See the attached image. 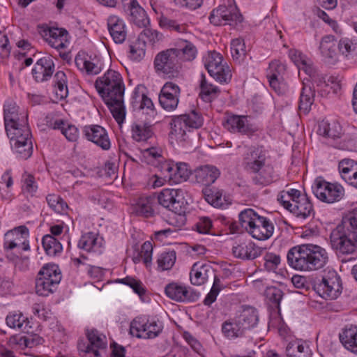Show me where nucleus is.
<instances>
[{
	"mask_svg": "<svg viewBox=\"0 0 357 357\" xmlns=\"http://www.w3.org/2000/svg\"><path fill=\"white\" fill-rule=\"evenodd\" d=\"M357 215L344 218L342 225L333 229L330 235L332 248L342 255L354 253L357 250Z\"/></svg>",
	"mask_w": 357,
	"mask_h": 357,
	"instance_id": "3",
	"label": "nucleus"
},
{
	"mask_svg": "<svg viewBox=\"0 0 357 357\" xmlns=\"http://www.w3.org/2000/svg\"><path fill=\"white\" fill-rule=\"evenodd\" d=\"M38 278L59 284L61 280V273L55 264H46L42 267L38 273Z\"/></svg>",
	"mask_w": 357,
	"mask_h": 357,
	"instance_id": "41",
	"label": "nucleus"
},
{
	"mask_svg": "<svg viewBox=\"0 0 357 357\" xmlns=\"http://www.w3.org/2000/svg\"><path fill=\"white\" fill-rule=\"evenodd\" d=\"M340 340L348 350L357 355V328L351 326L340 334Z\"/></svg>",
	"mask_w": 357,
	"mask_h": 357,
	"instance_id": "35",
	"label": "nucleus"
},
{
	"mask_svg": "<svg viewBox=\"0 0 357 357\" xmlns=\"http://www.w3.org/2000/svg\"><path fill=\"white\" fill-rule=\"evenodd\" d=\"M54 63L50 55H46L39 59L32 69V75L37 82L49 80L54 72Z\"/></svg>",
	"mask_w": 357,
	"mask_h": 357,
	"instance_id": "17",
	"label": "nucleus"
},
{
	"mask_svg": "<svg viewBox=\"0 0 357 357\" xmlns=\"http://www.w3.org/2000/svg\"><path fill=\"white\" fill-rule=\"evenodd\" d=\"M266 151L261 146H252L243 155V165L245 170L252 173L258 171L266 160Z\"/></svg>",
	"mask_w": 357,
	"mask_h": 357,
	"instance_id": "16",
	"label": "nucleus"
},
{
	"mask_svg": "<svg viewBox=\"0 0 357 357\" xmlns=\"http://www.w3.org/2000/svg\"><path fill=\"white\" fill-rule=\"evenodd\" d=\"M6 321L10 328H17L25 333H30V328L31 326H29V321L20 312H14L10 313L7 315Z\"/></svg>",
	"mask_w": 357,
	"mask_h": 357,
	"instance_id": "37",
	"label": "nucleus"
},
{
	"mask_svg": "<svg viewBox=\"0 0 357 357\" xmlns=\"http://www.w3.org/2000/svg\"><path fill=\"white\" fill-rule=\"evenodd\" d=\"M338 169L341 177L348 182L357 171V162L351 159H344L339 162Z\"/></svg>",
	"mask_w": 357,
	"mask_h": 357,
	"instance_id": "44",
	"label": "nucleus"
},
{
	"mask_svg": "<svg viewBox=\"0 0 357 357\" xmlns=\"http://www.w3.org/2000/svg\"><path fill=\"white\" fill-rule=\"evenodd\" d=\"M159 24L161 28L168 31H175L178 33H184L186 31V26L179 24L176 20L162 16Z\"/></svg>",
	"mask_w": 357,
	"mask_h": 357,
	"instance_id": "54",
	"label": "nucleus"
},
{
	"mask_svg": "<svg viewBox=\"0 0 357 357\" xmlns=\"http://www.w3.org/2000/svg\"><path fill=\"white\" fill-rule=\"evenodd\" d=\"M195 174L197 182L205 186L202 193L206 201L214 207H222L225 201L222 191L211 186L220 176V170L213 165H206L197 168Z\"/></svg>",
	"mask_w": 357,
	"mask_h": 357,
	"instance_id": "4",
	"label": "nucleus"
},
{
	"mask_svg": "<svg viewBox=\"0 0 357 357\" xmlns=\"http://www.w3.org/2000/svg\"><path fill=\"white\" fill-rule=\"evenodd\" d=\"M156 205V194L142 196L133 205V212L137 215L150 218L154 215Z\"/></svg>",
	"mask_w": 357,
	"mask_h": 357,
	"instance_id": "23",
	"label": "nucleus"
},
{
	"mask_svg": "<svg viewBox=\"0 0 357 357\" xmlns=\"http://www.w3.org/2000/svg\"><path fill=\"white\" fill-rule=\"evenodd\" d=\"M6 130L11 144H14L16 141L22 143L32 142L31 133L28 124H22V126L10 128Z\"/></svg>",
	"mask_w": 357,
	"mask_h": 357,
	"instance_id": "34",
	"label": "nucleus"
},
{
	"mask_svg": "<svg viewBox=\"0 0 357 357\" xmlns=\"http://www.w3.org/2000/svg\"><path fill=\"white\" fill-rule=\"evenodd\" d=\"M317 132L319 135L333 139L340 138L342 134L341 127L337 123H329L325 120L319 122Z\"/></svg>",
	"mask_w": 357,
	"mask_h": 357,
	"instance_id": "38",
	"label": "nucleus"
},
{
	"mask_svg": "<svg viewBox=\"0 0 357 357\" xmlns=\"http://www.w3.org/2000/svg\"><path fill=\"white\" fill-rule=\"evenodd\" d=\"M252 181L255 185H267L278 179V176L273 167L270 164L264 163L258 171L253 172Z\"/></svg>",
	"mask_w": 357,
	"mask_h": 357,
	"instance_id": "30",
	"label": "nucleus"
},
{
	"mask_svg": "<svg viewBox=\"0 0 357 357\" xmlns=\"http://www.w3.org/2000/svg\"><path fill=\"white\" fill-rule=\"evenodd\" d=\"M58 285L53 280L50 282L37 277L36 279V292L39 296H48L56 290Z\"/></svg>",
	"mask_w": 357,
	"mask_h": 357,
	"instance_id": "45",
	"label": "nucleus"
},
{
	"mask_svg": "<svg viewBox=\"0 0 357 357\" xmlns=\"http://www.w3.org/2000/svg\"><path fill=\"white\" fill-rule=\"evenodd\" d=\"M213 268L209 264H194L190 273L191 283L194 285L204 284L208 278L213 275Z\"/></svg>",
	"mask_w": 357,
	"mask_h": 357,
	"instance_id": "28",
	"label": "nucleus"
},
{
	"mask_svg": "<svg viewBox=\"0 0 357 357\" xmlns=\"http://www.w3.org/2000/svg\"><path fill=\"white\" fill-rule=\"evenodd\" d=\"M313 289L324 299H335L342 291L340 278L335 272L328 273L321 280L314 281Z\"/></svg>",
	"mask_w": 357,
	"mask_h": 357,
	"instance_id": "11",
	"label": "nucleus"
},
{
	"mask_svg": "<svg viewBox=\"0 0 357 357\" xmlns=\"http://www.w3.org/2000/svg\"><path fill=\"white\" fill-rule=\"evenodd\" d=\"M222 55L215 52H210L204 58V66L209 75L220 83H227L231 80V74L227 63H223Z\"/></svg>",
	"mask_w": 357,
	"mask_h": 357,
	"instance_id": "10",
	"label": "nucleus"
},
{
	"mask_svg": "<svg viewBox=\"0 0 357 357\" xmlns=\"http://www.w3.org/2000/svg\"><path fill=\"white\" fill-rule=\"evenodd\" d=\"M211 23L215 26L222 24L234 25L243 20V17L239 13L236 6L220 5L216 9H213L209 16Z\"/></svg>",
	"mask_w": 357,
	"mask_h": 357,
	"instance_id": "13",
	"label": "nucleus"
},
{
	"mask_svg": "<svg viewBox=\"0 0 357 357\" xmlns=\"http://www.w3.org/2000/svg\"><path fill=\"white\" fill-rule=\"evenodd\" d=\"M4 122L6 130L27 124V115L22 116L18 114V107L15 104L6 103L4 105Z\"/></svg>",
	"mask_w": 357,
	"mask_h": 357,
	"instance_id": "27",
	"label": "nucleus"
},
{
	"mask_svg": "<svg viewBox=\"0 0 357 357\" xmlns=\"http://www.w3.org/2000/svg\"><path fill=\"white\" fill-rule=\"evenodd\" d=\"M236 317L238 320V324L241 325L245 331L254 328L259 321L257 310L251 306L243 307Z\"/></svg>",
	"mask_w": 357,
	"mask_h": 357,
	"instance_id": "31",
	"label": "nucleus"
},
{
	"mask_svg": "<svg viewBox=\"0 0 357 357\" xmlns=\"http://www.w3.org/2000/svg\"><path fill=\"white\" fill-rule=\"evenodd\" d=\"M46 200L49 206L56 213L59 214L67 213L68 204L59 195L50 194L46 197Z\"/></svg>",
	"mask_w": 357,
	"mask_h": 357,
	"instance_id": "47",
	"label": "nucleus"
},
{
	"mask_svg": "<svg viewBox=\"0 0 357 357\" xmlns=\"http://www.w3.org/2000/svg\"><path fill=\"white\" fill-rule=\"evenodd\" d=\"M62 134L71 142L76 141L79 136L78 129L73 125H68L66 128H63Z\"/></svg>",
	"mask_w": 357,
	"mask_h": 357,
	"instance_id": "64",
	"label": "nucleus"
},
{
	"mask_svg": "<svg viewBox=\"0 0 357 357\" xmlns=\"http://www.w3.org/2000/svg\"><path fill=\"white\" fill-rule=\"evenodd\" d=\"M157 203L165 208L177 214L183 221L187 209V202L181 189L165 188L156 195Z\"/></svg>",
	"mask_w": 357,
	"mask_h": 357,
	"instance_id": "6",
	"label": "nucleus"
},
{
	"mask_svg": "<svg viewBox=\"0 0 357 357\" xmlns=\"http://www.w3.org/2000/svg\"><path fill=\"white\" fill-rule=\"evenodd\" d=\"M162 330V325L156 321H145L137 317L130 324V332L137 337L151 339L157 337Z\"/></svg>",
	"mask_w": 357,
	"mask_h": 357,
	"instance_id": "14",
	"label": "nucleus"
},
{
	"mask_svg": "<svg viewBox=\"0 0 357 357\" xmlns=\"http://www.w3.org/2000/svg\"><path fill=\"white\" fill-rule=\"evenodd\" d=\"M287 263L292 268L312 271L322 268L328 261L326 250L314 244H303L291 248L287 255Z\"/></svg>",
	"mask_w": 357,
	"mask_h": 357,
	"instance_id": "2",
	"label": "nucleus"
},
{
	"mask_svg": "<svg viewBox=\"0 0 357 357\" xmlns=\"http://www.w3.org/2000/svg\"><path fill=\"white\" fill-rule=\"evenodd\" d=\"M264 267L268 271L277 269L280 263V257L274 253L268 252L264 257Z\"/></svg>",
	"mask_w": 357,
	"mask_h": 357,
	"instance_id": "57",
	"label": "nucleus"
},
{
	"mask_svg": "<svg viewBox=\"0 0 357 357\" xmlns=\"http://www.w3.org/2000/svg\"><path fill=\"white\" fill-rule=\"evenodd\" d=\"M179 51L169 49L158 53L154 59V66L157 73L162 74L167 78L172 79L180 75L181 68Z\"/></svg>",
	"mask_w": 357,
	"mask_h": 357,
	"instance_id": "7",
	"label": "nucleus"
},
{
	"mask_svg": "<svg viewBox=\"0 0 357 357\" xmlns=\"http://www.w3.org/2000/svg\"><path fill=\"white\" fill-rule=\"evenodd\" d=\"M202 79L200 82V98L206 102H211L217 98L220 93V90L218 86H213L208 83L206 79L204 74H202Z\"/></svg>",
	"mask_w": 357,
	"mask_h": 357,
	"instance_id": "36",
	"label": "nucleus"
},
{
	"mask_svg": "<svg viewBox=\"0 0 357 357\" xmlns=\"http://www.w3.org/2000/svg\"><path fill=\"white\" fill-rule=\"evenodd\" d=\"M54 86L56 87V94L61 98H65L68 93L67 86L66 75L63 71H58L54 75Z\"/></svg>",
	"mask_w": 357,
	"mask_h": 357,
	"instance_id": "48",
	"label": "nucleus"
},
{
	"mask_svg": "<svg viewBox=\"0 0 357 357\" xmlns=\"http://www.w3.org/2000/svg\"><path fill=\"white\" fill-rule=\"evenodd\" d=\"M336 40L332 35L324 36L320 42L319 50L326 63L334 64L338 60Z\"/></svg>",
	"mask_w": 357,
	"mask_h": 357,
	"instance_id": "24",
	"label": "nucleus"
},
{
	"mask_svg": "<svg viewBox=\"0 0 357 357\" xmlns=\"http://www.w3.org/2000/svg\"><path fill=\"white\" fill-rule=\"evenodd\" d=\"M224 126L231 132H239L247 135H252L256 131L252 125L248 123L246 116H229L224 123Z\"/></svg>",
	"mask_w": 357,
	"mask_h": 357,
	"instance_id": "19",
	"label": "nucleus"
},
{
	"mask_svg": "<svg viewBox=\"0 0 357 357\" xmlns=\"http://www.w3.org/2000/svg\"><path fill=\"white\" fill-rule=\"evenodd\" d=\"M197 231L200 234H208L212 227V222L209 218H201L195 225Z\"/></svg>",
	"mask_w": 357,
	"mask_h": 357,
	"instance_id": "61",
	"label": "nucleus"
},
{
	"mask_svg": "<svg viewBox=\"0 0 357 357\" xmlns=\"http://www.w3.org/2000/svg\"><path fill=\"white\" fill-rule=\"evenodd\" d=\"M13 149L18 155V156L24 160L28 159L33 153V143L26 142L22 143L19 141L15 142L14 144H11Z\"/></svg>",
	"mask_w": 357,
	"mask_h": 357,
	"instance_id": "53",
	"label": "nucleus"
},
{
	"mask_svg": "<svg viewBox=\"0 0 357 357\" xmlns=\"http://www.w3.org/2000/svg\"><path fill=\"white\" fill-rule=\"evenodd\" d=\"M10 52L8 38L6 35L2 34L0 31V55L2 58H6L9 56Z\"/></svg>",
	"mask_w": 357,
	"mask_h": 357,
	"instance_id": "63",
	"label": "nucleus"
},
{
	"mask_svg": "<svg viewBox=\"0 0 357 357\" xmlns=\"http://www.w3.org/2000/svg\"><path fill=\"white\" fill-rule=\"evenodd\" d=\"M261 252V248L251 241L236 242L232 248L234 257L243 260L254 259L259 257Z\"/></svg>",
	"mask_w": 357,
	"mask_h": 357,
	"instance_id": "21",
	"label": "nucleus"
},
{
	"mask_svg": "<svg viewBox=\"0 0 357 357\" xmlns=\"http://www.w3.org/2000/svg\"><path fill=\"white\" fill-rule=\"evenodd\" d=\"M24 341V343L26 347H32L34 345H37L41 343L42 338L38 336H25V337H17L16 336H14L10 338V342L11 343H16L18 344L21 341Z\"/></svg>",
	"mask_w": 357,
	"mask_h": 357,
	"instance_id": "59",
	"label": "nucleus"
},
{
	"mask_svg": "<svg viewBox=\"0 0 357 357\" xmlns=\"http://www.w3.org/2000/svg\"><path fill=\"white\" fill-rule=\"evenodd\" d=\"M183 337L197 355L203 356L204 349L201 344L188 332H184Z\"/></svg>",
	"mask_w": 357,
	"mask_h": 357,
	"instance_id": "60",
	"label": "nucleus"
},
{
	"mask_svg": "<svg viewBox=\"0 0 357 357\" xmlns=\"http://www.w3.org/2000/svg\"><path fill=\"white\" fill-rule=\"evenodd\" d=\"M176 259L174 250L162 252L157 259L158 269L161 271L170 270L174 265Z\"/></svg>",
	"mask_w": 357,
	"mask_h": 357,
	"instance_id": "46",
	"label": "nucleus"
},
{
	"mask_svg": "<svg viewBox=\"0 0 357 357\" xmlns=\"http://www.w3.org/2000/svg\"><path fill=\"white\" fill-rule=\"evenodd\" d=\"M153 135L151 126L147 123H136L132 127V137L137 141H146Z\"/></svg>",
	"mask_w": 357,
	"mask_h": 357,
	"instance_id": "43",
	"label": "nucleus"
},
{
	"mask_svg": "<svg viewBox=\"0 0 357 357\" xmlns=\"http://www.w3.org/2000/svg\"><path fill=\"white\" fill-rule=\"evenodd\" d=\"M145 50L146 43L140 40H137L132 44L130 45L129 57L133 61H139L144 58Z\"/></svg>",
	"mask_w": 357,
	"mask_h": 357,
	"instance_id": "52",
	"label": "nucleus"
},
{
	"mask_svg": "<svg viewBox=\"0 0 357 357\" xmlns=\"http://www.w3.org/2000/svg\"><path fill=\"white\" fill-rule=\"evenodd\" d=\"M238 218L241 227L257 240H267L273 234L274 225L270 220L258 215L252 208L242 211Z\"/></svg>",
	"mask_w": 357,
	"mask_h": 357,
	"instance_id": "5",
	"label": "nucleus"
},
{
	"mask_svg": "<svg viewBox=\"0 0 357 357\" xmlns=\"http://www.w3.org/2000/svg\"><path fill=\"white\" fill-rule=\"evenodd\" d=\"M289 211L296 217L303 219L313 217L314 215L312 204L305 195L292 203V207Z\"/></svg>",
	"mask_w": 357,
	"mask_h": 357,
	"instance_id": "32",
	"label": "nucleus"
},
{
	"mask_svg": "<svg viewBox=\"0 0 357 357\" xmlns=\"http://www.w3.org/2000/svg\"><path fill=\"white\" fill-rule=\"evenodd\" d=\"M153 246L150 241L144 242L141 246V250L134 256L132 260L135 264H137L143 259L144 263L148 266L152 260Z\"/></svg>",
	"mask_w": 357,
	"mask_h": 357,
	"instance_id": "49",
	"label": "nucleus"
},
{
	"mask_svg": "<svg viewBox=\"0 0 357 357\" xmlns=\"http://www.w3.org/2000/svg\"><path fill=\"white\" fill-rule=\"evenodd\" d=\"M204 119L201 114L192 110L190 113L174 116L172 119L171 133L177 140L185 141L187 132L191 129H198L203 125Z\"/></svg>",
	"mask_w": 357,
	"mask_h": 357,
	"instance_id": "9",
	"label": "nucleus"
},
{
	"mask_svg": "<svg viewBox=\"0 0 357 357\" xmlns=\"http://www.w3.org/2000/svg\"><path fill=\"white\" fill-rule=\"evenodd\" d=\"M353 43L347 38H341L337 44L339 52L345 56H347L352 50Z\"/></svg>",
	"mask_w": 357,
	"mask_h": 357,
	"instance_id": "62",
	"label": "nucleus"
},
{
	"mask_svg": "<svg viewBox=\"0 0 357 357\" xmlns=\"http://www.w3.org/2000/svg\"><path fill=\"white\" fill-rule=\"evenodd\" d=\"M224 288L223 284L221 282L220 279L215 276L214 277V281L213 286L211 289L210 292L206 295L204 300V304L205 305L210 306L213 302L215 301L217 296L222 289Z\"/></svg>",
	"mask_w": 357,
	"mask_h": 357,
	"instance_id": "55",
	"label": "nucleus"
},
{
	"mask_svg": "<svg viewBox=\"0 0 357 357\" xmlns=\"http://www.w3.org/2000/svg\"><path fill=\"white\" fill-rule=\"evenodd\" d=\"M107 28L116 43H122L125 41L127 32L126 24L122 19L116 15L109 16L107 19Z\"/></svg>",
	"mask_w": 357,
	"mask_h": 357,
	"instance_id": "26",
	"label": "nucleus"
},
{
	"mask_svg": "<svg viewBox=\"0 0 357 357\" xmlns=\"http://www.w3.org/2000/svg\"><path fill=\"white\" fill-rule=\"evenodd\" d=\"M42 244L49 256H55L63 250L61 243L52 234L45 235L42 239Z\"/></svg>",
	"mask_w": 357,
	"mask_h": 357,
	"instance_id": "42",
	"label": "nucleus"
},
{
	"mask_svg": "<svg viewBox=\"0 0 357 357\" xmlns=\"http://www.w3.org/2000/svg\"><path fill=\"white\" fill-rule=\"evenodd\" d=\"M163 168L169 174V179L174 183H181L183 181H186L191 174L186 163H167Z\"/></svg>",
	"mask_w": 357,
	"mask_h": 357,
	"instance_id": "29",
	"label": "nucleus"
},
{
	"mask_svg": "<svg viewBox=\"0 0 357 357\" xmlns=\"http://www.w3.org/2000/svg\"><path fill=\"white\" fill-rule=\"evenodd\" d=\"M96 235L93 232H89L82 236L79 241L78 246L86 251H91L96 246Z\"/></svg>",
	"mask_w": 357,
	"mask_h": 357,
	"instance_id": "56",
	"label": "nucleus"
},
{
	"mask_svg": "<svg viewBox=\"0 0 357 357\" xmlns=\"http://www.w3.org/2000/svg\"><path fill=\"white\" fill-rule=\"evenodd\" d=\"M122 4L126 11H129L130 20L139 27H146L149 24V18L146 11L139 6L137 0H122Z\"/></svg>",
	"mask_w": 357,
	"mask_h": 357,
	"instance_id": "18",
	"label": "nucleus"
},
{
	"mask_svg": "<svg viewBox=\"0 0 357 357\" xmlns=\"http://www.w3.org/2000/svg\"><path fill=\"white\" fill-rule=\"evenodd\" d=\"M312 191L317 198L329 204L339 202L344 195V190L342 185L327 182L321 178L314 181Z\"/></svg>",
	"mask_w": 357,
	"mask_h": 357,
	"instance_id": "12",
	"label": "nucleus"
},
{
	"mask_svg": "<svg viewBox=\"0 0 357 357\" xmlns=\"http://www.w3.org/2000/svg\"><path fill=\"white\" fill-rule=\"evenodd\" d=\"M175 50L179 51L178 58L182 55L185 61H192L196 57L197 48L192 43L188 40L182 41L180 48H176Z\"/></svg>",
	"mask_w": 357,
	"mask_h": 357,
	"instance_id": "51",
	"label": "nucleus"
},
{
	"mask_svg": "<svg viewBox=\"0 0 357 357\" xmlns=\"http://www.w3.org/2000/svg\"><path fill=\"white\" fill-rule=\"evenodd\" d=\"M84 135L89 141L97 144L103 150L110 148V141L104 128L98 125L86 126L84 128Z\"/></svg>",
	"mask_w": 357,
	"mask_h": 357,
	"instance_id": "20",
	"label": "nucleus"
},
{
	"mask_svg": "<svg viewBox=\"0 0 357 357\" xmlns=\"http://www.w3.org/2000/svg\"><path fill=\"white\" fill-rule=\"evenodd\" d=\"M315 96L314 91L309 86L304 85L300 96L298 109L304 114H307L311 109Z\"/></svg>",
	"mask_w": 357,
	"mask_h": 357,
	"instance_id": "40",
	"label": "nucleus"
},
{
	"mask_svg": "<svg viewBox=\"0 0 357 357\" xmlns=\"http://www.w3.org/2000/svg\"><path fill=\"white\" fill-rule=\"evenodd\" d=\"M85 334L87 340H79L77 349L80 354H92L95 357L105 355L107 349V342L105 335L95 328H86Z\"/></svg>",
	"mask_w": 357,
	"mask_h": 357,
	"instance_id": "8",
	"label": "nucleus"
},
{
	"mask_svg": "<svg viewBox=\"0 0 357 357\" xmlns=\"http://www.w3.org/2000/svg\"><path fill=\"white\" fill-rule=\"evenodd\" d=\"M95 86L114 119L119 124L122 123L126 117V108L123 102L125 86L121 75L114 70H108L96 79Z\"/></svg>",
	"mask_w": 357,
	"mask_h": 357,
	"instance_id": "1",
	"label": "nucleus"
},
{
	"mask_svg": "<svg viewBox=\"0 0 357 357\" xmlns=\"http://www.w3.org/2000/svg\"><path fill=\"white\" fill-rule=\"evenodd\" d=\"M222 331L229 339L241 337L245 333V330L242 328L241 325L238 324L236 317L225 321L222 325Z\"/></svg>",
	"mask_w": 357,
	"mask_h": 357,
	"instance_id": "39",
	"label": "nucleus"
},
{
	"mask_svg": "<svg viewBox=\"0 0 357 357\" xmlns=\"http://www.w3.org/2000/svg\"><path fill=\"white\" fill-rule=\"evenodd\" d=\"M231 54L234 60L240 62L246 55L245 44L243 39L236 38L231 43Z\"/></svg>",
	"mask_w": 357,
	"mask_h": 357,
	"instance_id": "50",
	"label": "nucleus"
},
{
	"mask_svg": "<svg viewBox=\"0 0 357 357\" xmlns=\"http://www.w3.org/2000/svg\"><path fill=\"white\" fill-rule=\"evenodd\" d=\"M120 282L130 287L133 291L139 296H142L145 294V289L144 288L142 283L139 280H137L130 277H126L120 280Z\"/></svg>",
	"mask_w": 357,
	"mask_h": 357,
	"instance_id": "58",
	"label": "nucleus"
},
{
	"mask_svg": "<svg viewBox=\"0 0 357 357\" xmlns=\"http://www.w3.org/2000/svg\"><path fill=\"white\" fill-rule=\"evenodd\" d=\"M181 89L179 86L172 82H166L159 94V102L161 107L167 111L174 110L178 104Z\"/></svg>",
	"mask_w": 357,
	"mask_h": 357,
	"instance_id": "15",
	"label": "nucleus"
},
{
	"mask_svg": "<svg viewBox=\"0 0 357 357\" xmlns=\"http://www.w3.org/2000/svg\"><path fill=\"white\" fill-rule=\"evenodd\" d=\"M166 295L172 300L185 302H193L197 300L198 294L192 290H188L185 287L174 283L168 284L165 287Z\"/></svg>",
	"mask_w": 357,
	"mask_h": 357,
	"instance_id": "22",
	"label": "nucleus"
},
{
	"mask_svg": "<svg viewBox=\"0 0 357 357\" xmlns=\"http://www.w3.org/2000/svg\"><path fill=\"white\" fill-rule=\"evenodd\" d=\"M287 357H310L312 355L308 342L302 340L290 342L286 347Z\"/></svg>",
	"mask_w": 357,
	"mask_h": 357,
	"instance_id": "33",
	"label": "nucleus"
},
{
	"mask_svg": "<svg viewBox=\"0 0 357 357\" xmlns=\"http://www.w3.org/2000/svg\"><path fill=\"white\" fill-rule=\"evenodd\" d=\"M75 62L81 71L86 72L88 75H97L101 71L99 60L84 53H78Z\"/></svg>",
	"mask_w": 357,
	"mask_h": 357,
	"instance_id": "25",
	"label": "nucleus"
}]
</instances>
